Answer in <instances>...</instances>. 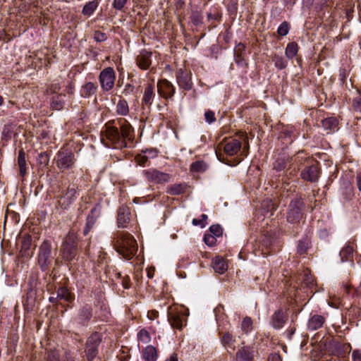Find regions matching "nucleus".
<instances>
[{
	"label": "nucleus",
	"mask_w": 361,
	"mask_h": 361,
	"mask_svg": "<svg viewBox=\"0 0 361 361\" xmlns=\"http://www.w3.org/2000/svg\"><path fill=\"white\" fill-rule=\"evenodd\" d=\"M134 139V129L125 118L107 123L101 132V140L108 147L122 149L127 147V142Z\"/></svg>",
	"instance_id": "obj_1"
},
{
	"label": "nucleus",
	"mask_w": 361,
	"mask_h": 361,
	"mask_svg": "<svg viewBox=\"0 0 361 361\" xmlns=\"http://www.w3.org/2000/svg\"><path fill=\"white\" fill-rule=\"evenodd\" d=\"M112 244L116 252L126 259H131L137 251V244L129 233L118 231L114 234Z\"/></svg>",
	"instance_id": "obj_2"
},
{
	"label": "nucleus",
	"mask_w": 361,
	"mask_h": 361,
	"mask_svg": "<svg viewBox=\"0 0 361 361\" xmlns=\"http://www.w3.org/2000/svg\"><path fill=\"white\" fill-rule=\"evenodd\" d=\"M61 255L66 262H71L78 255L77 237L74 233H68L61 247Z\"/></svg>",
	"instance_id": "obj_3"
},
{
	"label": "nucleus",
	"mask_w": 361,
	"mask_h": 361,
	"mask_svg": "<svg viewBox=\"0 0 361 361\" xmlns=\"http://www.w3.org/2000/svg\"><path fill=\"white\" fill-rule=\"evenodd\" d=\"M305 205L301 198L292 200L288 208L286 219L292 224H299L303 219V210Z\"/></svg>",
	"instance_id": "obj_4"
},
{
	"label": "nucleus",
	"mask_w": 361,
	"mask_h": 361,
	"mask_svg": "<svg viewBox=\"0 0 361 361\" xmlns=\"http://www.w3.org/2000/svg\"><path fill=\"white\" fill-rule=\"evenodd\" d=\"M57 168L61 171L71 169L76 161L73 152L71 150L61 149L54 159Z\"/></svg>",
	"instance_id": "obj_5"
},
{
	"label": "nucleus",
	"mask_w": 361,
	"mask_h": 361,
	"mask_svg": "<svg viewBox=\"0 0 361 361\" xmlns=\"http://www.w3.org/2000/svg\"><path fill=\"white\" fill-rule=\"evenodd\" d=\"M51 244L49 241H44L39 247L38 264L42 270L45 271L51 262Z\"/></svg>",
	"instance_id": "obj_6"
},
{
	"label": "nucleus",
	"mask_w": 361,
	"mask_h": 361,
	"mask_svg": "<svg viewBox=\"0 0 361 361\" xmlns=\"http://www.w3.org/2000/svg\"><path fill=\"white\" fill-rule=\"evenodd\" d=\"M116 73L113 68H105L100 72L99 80L103 91L109 92L114 87Z\"/></svg>",
	"instance_id": "obj_7"
},
{
	"label": "nucleus",
	"mask_w": 361,
	"mask_h": 361,
	"mask_svg": "<svg viewBox=\"0 0 361 361\" xmlns=\"http://www.w3.org/2000/svg\"><path fill=\"white\" fill-rule=\"evenodd\" d=\"M142 174L147 181L154 184H164L169 182L171 180L170 174L153 168L144 170Z\"/></svg>",
	"instance_id": "obj_8"
},
{
	"label": "nucleus",
	"mask_w": 361,
	"mask_h": 361,
	"mask_svg": "<svg viewBox=\"0 0 361 361\" xmlns=\"http://www.w3.org/2000/svg\"><path fill=\"white\" fill-rule=\"evenodd\" d=\"M242 147V142L239 139H229L219 144L216 154L218 156V151L224 150L225 154L228 156L237 154Z\"/></svg>",
	"instance_id": "obj_9"
},
{
	"label": "nucleus",
	"mask_w": 361,
	"mask_h": 361,
	"mask_svg": "<svg viewBox=\"0 0 361 361\" xmlns=\"http://www.w3.org/2000/svg\"><path fill=\"white\" fill-rule=\"evenodd\" d=\"M101 342V337L98 333L92 334L87 339L85 353L89 361L92 360L98 353V346Z\"/></svg>",
	"instance_id": "obj_10"
},
{
	"label": "nucleus",
	"mask_w": 361,
	"mask_h": 361,
	"mask_svg": "<svg viewBox=\"0 0 361 361\" xmlns=\"http://www.w3.org/2000/svg\"><path fill=\"white\" fill-rule=\"evenodd\" d=\"M320 171L317 163L305 167L300 172L302 179L309 182H317L319 178Z\"/></svg>",
	"instance_id": "obj_11"
},
{
	"label": "nucleus",
	"mask_w": 361,
	"mask_h": 361,
	"mask_svg": "<svg viewBox=\"0 0 361 361\" xmlns=\"http://www.w3.org/2000/svg\"><path fill=\"white\" fill-rule=\"evenodd\" d=\"M176 80L179 87L185 90H189L192 87L191 73L186 69L180 68L176 73Z\"/></svg>",
	"instance_id": "obj_12"
},
{
	"label": "nucleus",
	"mask_w": 361,
	"mask_h": 361,
	"mask_svg": "<svg viewBox=\"0 0 361 361\" xmlns=\"http://www.w3.org/2000/svg\"><path fill=\"white\" fill-rule=\"evenodd\" d=\"M159 94L166 99L172 98L176 88L173 85L166 79L161 80L157 83Z\"/></svg>",
	"instance_id": "obj_13"
},
{
	"label": "nucleus",
	"mask_w": 361,
	"mask_h": 361,
	"mask_svg": "<svg viewBox=\"0 0 361 361\" xmlns=\"http://www.w3.org/2000/svg\"><path fill=\"white\" fill-rule=\"evenodd\" d=\"M152 53L146 49H142L140 51L139 54L135 58L136 65L141 70H147L152 65Z\"/></svg>",
	"instance_id": "obj_14"
},
{
	"label": "nucleus",
	"mask_w": 361,
	"mask_h": 361,
	"mask_svg": "<svg viewBox=\"0 0 361 361\" xmlns=\"http://www.w3.org/2000/svg\"><path fill=\"white\" fill-rule=\"evenodd\" d=\"M255 350L250 346L240 348L235 354V361H255Z\"/></svg>",
	"instance_id": "obj_15"
},
{
	"label": "nucleus",
	"mask_w": 361,
	"mask_h": 361,
	"mask_svg": "<svg viewBox=\"0 0 361 361\" xmlns=\"http://www.w3.org/2000/svg\"><path fill=\"white\" fill-rule=\"evenodd\" d=\"M130 219V209L127 206L119 207L117 216V224L120 228H127Z\"/></svg>",
	"instance_id": "obj_16"
},
{
	"label": "nucleus",
	"mask_w": 361,
	"mask_h": 361,
	"mask_svg": "<svg viewBox=\"0 0 361 361\" xmlns=\"http://www.w3.org/2000/svg\"><path fill=\"white\" fill-rule=\"evenodd\" d=\"M77 187L74 184H70L64 195L61 196L59 203L66 208L76 198Z\"/></svg>",
	"instance_id": "obj_17"
},
{
	"label": "nucleus",
	"mask_w": 361,
	"mask_h": 361,
	"mask_svg": "<svg viewBox=\"0 0 361 361\" xmlns=\"http://www.w3.org/2000/svg\"><path fill=\"white\" fill-rule=\"evenodd\" d=\"M100 216V210L97 207L91 209L90 214L87 216L86 225L83 231L84 235H87L90 230L94 227L96 221Z\"/></svg>",
	"instance_id": "obj_18"
},
{
	"label": "nucleus",
	"mask_w": 361,
	"mask_h": 361,
	"mask_svg": "<svg viewBox=\"0 0 361 361\" xmlns=\"http://www.w3.org/2000/svg\"><path fill=\"white\" fill-rule=\"evenodd\" d=\"M325 321V318L322 315H312L307 322V329L310 331L317 330L324 325Z\"/></svg>",
	"instance_id": "obj_19"
},
{
	"label": "nucleus",
	"mask_w": 361,
	"mask_h": 361,
	"mask_svg": "<svg viewBox=\"0 0 361 361\" xmlns=\"http://www.w3.org/2000/svg\"><path fill=\"white\" fill-rule=\"evenodd\" d=\"M92 310L90 306L85 305L82 307L78 313V323L82 325H86L92 316Z\"/></svg>",
	"instance_id": "obj_20"
},
{
	"label": "nucleus",
	"mask_w": 361,
	"mask_h": 361,
	"mask_svg": "<svg viewBox=\"0 0 361 361\" xmlns=\"http://www.w3.org/2000/svg\"><path fill=\"white\" fill-rule=\"evenodd\" d=\"M185 316L178 312H171L169 314V321L173 328L181 329L184 324Z\"/></svg>",
	"instance_id": "obj_21"
},
{
	"label": "nucleus",
	"mask_w": 361,
	"mask_h": 361,
	"mask_svg": "<svg viewBox=\"0 0 361 361\" xmlns=\"http://www.w3.org/2000/svg\"><path fill=\"white\" fill-rule=\"evenodd\" d=\"M221 342L227 350L233 351L235 349V338L230 332H225L221 335Z\"/></svg>",
	"instance_id": "obj_22"
},
{
	"label": "nucleus",
	"mask_w": 361,
	"mask_h": 361,
	"mask_svg": "<svg viewBox=\"0 0 361 361\" xmlns=\"http://www.w3.org/2000/svg\"><path fill=\"white\" fill-rule=\"evenodd\" d=\"M286 322V317L283 312L277 311L274 314L271 319V324L274 329H279L283 327Z\"/></svg>",
	"instance_id": "obj_23"
},
{
	"label": "nucleus",
	"mask_w": 361,
	"mask_h": 361,
	"mask_svg": "<svg viewBox=\"0 0 361 361\" xmlns=\"http://www.w3.org/2000/svg\"><path fill=\"white\" fill-rule=\"evenodd\" d=\"M213 268L215 272L220 274H224L228 269V266L224 259L221 257H216L212 260Z\"/></svg>",
	"instance_id": "obj_24"
},
{
	"label": "nucleus",
	"mask_w": 361,
	"mask_h": 361,
	"mask_svg": "<svg viewBox=\"0 0 361 361\" xmlns=\"http://www.w3.org/2000/svg\"><path fill=\"white\" fill-rule=\"evenodd\" d=\"M97 90V85L92 82H86L81 88L80 94L83 97H90L94 94Z\"/></svg>",
	"instance_id": "obj_25"
},
{
	"label": "nucleus",
	"mask_w": 361,
	"mask_h": 361,
	"mask_svg": "<svg viewBox=\"0 0 361 361\" xmlns=\"http://www.w3.org/2000/svg\"><path fill=\"white\" fill-rule=\"evenodd\" d=\"M187 185L185 183H176L169 185L166 188V192L171 195H178L185 192Z\"/></svg>",
	"instance_id": "obj_26"
},
{
	"label": "nucleus",
	"mask_w": 361,
	"mask_h": 361,
	"mask_svg": "<svg viewBox=\"0 0 361 361\" xmlns=\"http://www.w3.org/2000/svg\"><path fill=\"white\" fill-rule=\"evenodd\" d=\"M142 358L145 361H156L157 358L156 348L152 345L147 346L142 351Z\"/></svg>",
	"instance_id": "obj_27"
},
{
	"label": "nucleus",
	"mask_w": 361,
	"mask_h": 361,
	"mask_svg": "<svg viewBox=\"0 0 361 361\" xmlns=\"http://www.w3.org/2000/svg\"><path fill=\"white\" fill-rule=\"evenodd\" d=\"M155 94L153 84H149L145 89L142 102L146 105H151Z\"/></svg>",
	"instance_id": "obj_28"
},
{
	"label": "nucleus",
	"mask_w": 361,
	"mask_h": 361,
	"mask_svg": "<svg viewBox=\"0 0 361 361\" xmlns=\"http://www.w3.org/2000/svg\"><path fill=\"white\" fill-rule=\"evenodd\" d=\"M18 165L19 167L20 176H24L27 173V163L25 159V153L23 149L19 150L18 157Z\"/></svg>",
	"instance_id": "obj_29"
},
{
	"label": "nucleus",
	"mask_w": 361,
	"mask_h": 361,
	"mask_svg": "<svg viewBox=\"0 0 361 361\" xmlns=\"http://www.w3.org/2000/svg\"><path fill=\"white\" fill-rule=\"evenodd\" d=\"M116 112L120 116H127L129 114V106L126 100L121 99L116 106Z\"/></svg>",
	"instance_id": "obj_30"
},
{
	"label": "nucleus",
	"mask_w": 361,
	"mask_h": 361,
	"mask_svg": "<svg viewBox=\"0 0 361 361\" xmlns=\"http://www.w3.org/2000/svg\"><path fill=\"white\" fill-rule=\"evenodd\" d=\"M32 245V238L29 235H25L22 238L21 240V249L20 252L23 256L28 255L27 251L30 249Z\"/></svg>",
	"instance_id": "obj_31"
},
{
	"label": "nucleus",
	"mask_w": 361,
	"mask_h": 361,
	"mask_svg": "<svg viewBox=\"0 0 361 361\" xmlns=\"http://www.w3.org/2000/svg\"><path fill=\"white\" fill-rule=\"evenodd\" d=\"M354 251L353 245L350 243H348L345 245L343 249L340 252V256L341 257V261H347L350 259Z\"/></svg>",
	"instance_id": "obj_32"
},
{
	"label": "nucleus",
	"mask_w": 361,
	"mask_h": 361,
	"mask_svg": "<svg viewBox=\"0 0 361 361\" xmlns=\"http://www.w3.org/2000/svg\"><path fill=\"white\" fill-rule=\"evenodd\" d=\"M98 6V2L96 0L87 2L83 7L82 13L84 16H90L93 14Z\"/></svg>",
	"instance_id": "obj_33"
},
{
	"label": "nucleus",
	"mask_w": 361,
	"mask_h": 361,
	"mask_svg": "<svg viewBox=\"0 0 361 361\" xmlns=\"http://www.w3.org/2000/svg\"><path fill=\"white\" fill-rule=\"evenodd\" d=\"M337 125L338 121L334 117H329L322 121V126L325 130H328L327 133L336 128Z\"/></svg>",
	"instance_id": "obj_34"
},
{
	"label": "nucleus",
	"mask_w": 361,
	"mask_h": 361,
	"mask_svg": "<svg viewBox=\"0 0 361 361\" xmlns=\"http://www.w3.org/2000/svg\"><path fill=\"white\" fill-rule=\"evenodd\" d=\"M298 51V45L296 42H292L287 44L286 48V56L288 59H293Z\"/></svg>",
	"instance_id": "obj_35"
},
{
	"label": "nucleus",
	"mask_w": 361,
	"mask_h": 361,
	"mask_svg": "<svg viewBox=\"0 0 361 361\" xmlns=\"http://www.w3.org/2000/svg\"><path fill=\"white\" fill-rule=\"evenodd\" d=\"M207 165L203 161L193 162L190 166V170L193 172L202 173L207 170Z\"/></svg>",
	"instance_id": "obj_36"
},
{
	"label": "nucleus",
	"mask_w": 361,
	"mask_h": 361,
	"mask_svg": "<svg viewBox=\"0 0 361 361\" xmlns=\"http://www.w3.org/2000/svg\"><path fill=\"white\" fill-rule=\"evenodd\" d=\"M56 298H59V300H64L68 302H70L72 300L68 290L63 287L58 289L56 293Z\"/></svg>",
	"instance_id": "obj_37"
},
{
	"label": "nucleus",
	"mask_w": 361,
	"mask_h": 361,
	"mask_svg": "<svg viewBox=\"0 0 361 361\" xmlns=\"http://www.w3.org/2000/svg\"><path fill=\"white\" fill-rule=\"evenodd\" d=\"M252 329V321L249 317H246L243 319L241 323V330L245 334H248Z\"/></svg>",
	"instance_id": "obj_38"
},
{
	"label": "nucleus",
	"mask_w": 361,
	"mask_h": 361,
	"mask_svg": "<svg viewBox=\"0 0 361 361\" xmlns=\"http://www.w3.org/2000/svg\"><path fill=\"white\" fill-rule=\"evenodd\" d=\"M310 247V241L307 239L301 240L298 245V252L302 255L306 252Z\"/></svg>",
	"instance_id": "obj_39"
},
{
	"label": "nucleus",
	"mask_w": 361,
	"mask_h": 361,
	"mask_svg": "<svg viewBox=\"0 0 361 361\" xmlns=\"http://www.w3.org/2000/svg\"><path fill=\"white\" fill-rule=\"evenodd\" d=\"M37 161L39 165L46 166L48 165L49 161V157L47 152H41L38 154Z\"/></svg>",
	"instance_id": "obj_40"
},
{
	"label": "nucleus",
	"mask_w": 361,
	"mask_h": 361,
	"mask_svg": "<svg viewBox=\"0 0 361 361\" xmlns=\"http://www.w3.org/2000/svg\"><path fill=\"white\" fill-rule=\"evenodd\" d=\"M138 340L144 343H147L150 341L151 337L147 331L141 329L137 334Z\"/></svg>",
	"instance_id": "obj_41"
},
{
	"label": "nucleus",
	"mask_w": 361,
	"mask_h": 361,
	"mask_svg": "<svg viewBox=\"0 0 361 361\" xmlns=\"http://www.w3.org/2000/svg\"><path fill=\"white\" fill-rule=\"evenodd\" d=\"M289 30V24L287 22L284 21L278 27L277 33L279 35L283 37L288 35Z\"/></svg>",
	"instance_id": "obj_42"
},
{
	"label": "nucleus",
	"mask_w": 361,
	"mask_h": 361,
	"mask_svg": "<svg viewBox=\"0 0 361 361\" xmlns=\"http://www.w3.org/2000/svg\"><path fill=\"white\" fill-rule=\"evenodd\" d=\"M275 66L279 69H283L287 66V61L281 56H275L274 59Z\"/></svg>",
	"instance_id": "obj_43"
},
{
	"label": "nucleus",
	"mask_w": 361,
	"mask_h": 361,
	"mask_svg": "<svg viewBox=\"0 0 361 361\" xmlns=\"http://www.w3.org/2000/svg\"><path fill=\"white\" fill-rule=\"evenodd\" d=\"M209 231L215 237H219L222 234V228L219 224L212 225L209 228Z\"/></svg>",
	"instance_id": "obj_44"
},
{
	"label": "nucleus",
	"mask_w": 361,
	"mask_h": 361,
	"mask_svg": "<svg viewBox=\"0 0 361 361\" xmlns=\"http://www.w3.org/2000/svg\"><path fill=\"white\" fill-rule=\"evenodd\" d=\"M135 160L138 164L145 165L147 163L149 158L142 151L140 154L136 155Z\"/></svg>",
	"instance_id": "obj_45"
},
{
	"label": "nucleus",
	"mask_w": 361,
	"mask_h": 361,
	"mask_svg": "<svg viewBox=\"0 0 361 361\" xmlns=\"http://www.w3.org/2000/svg\"><path fill=\"white\" fill-rule=\"evenodd\" d=\"M142 151L149 158V159H154L158 155V151L157 149L154 148L146 149Z\"/></svg>",
	"instance_id": "obj_46"
},
{
	"label": "nucleus",
	"mask_w": 361,
	"mask_h": 361,
	"mask_svg": "<svg viewBox=\"0 0 361 361\" xmlns=\"http://www.w3.org/2000/svg\"><path fill=\"white\" fill-rule=\"evenodd\" d=\"M201 218L202 219H193L192 224L194 226H200L202 228L204 227L206 225L205 221L207 219V215L203 214L201 215Z\"/></svg>",
	"instance_id": "obj_47"
},
{
	"label": "nucleus",
	"mask_w": 361,
	"mask_h": 361,
	"mask_svg": "<svg viewBox=\"0 0 361 361\" xmlns=\"http://www.w3.org/2000/svg\"><path fill=\"white\" fill-rule=\"evenodd\" d=\"M204 241L205 244L209 246H213L216 242V237L212 234H205L204 236Z\"/></svg>",
	"instance_id": "obj_48"
},
{
	"label": "nucleus",
	"mask_w": 361,
	"mask_h": 361,
	"mask_svg": "<svg viewBox=\"0 0 361 361\" xmlns=\"http://www.w3.org/2000/svg\"><path fill=\"white\" fill-rule=\"evenodd\" d=\"M353 107L355 111L361 113V95H358L354 98Z\"/></svg>",
	"instance_id": "obj_49"
},
{
	"label": "nucleus",
	"mask_w": 361,
	"mask_h": 361,
	"mask_svg": "<svg viewBox=\"0 0 361 361\" xmlns=\"http://www.w3.org/2000/svg\"><path fill=\"white\" fill-rule=\"evenodd\" d=\"M205 121L211 124L216 121L214 112L211 110H207L204 114Z\"/></svg>",
	"instance_id": "obj_50"
},
{
	"label": "nucleus",
	"mask_w": 361,
	"mask_h": 361,
	"mask_svg": "<svg viewBox=\"0 0 361 361\" xmlns=\"http://www.w3.org/2000/svg\"><path fill=\"white\" fill-rule=\"evenodd\" d=\"M128 0H114L113 6L116 10H121L126 4Z\"/></svg>",
	"instance_id": "obj_51"
},
{
	"label": "nucleus",
	"mask_w": 361,
	"mask_h": 361,
	"mask_svg": "<svg viewBox=\"0 0 361 361\" xmlns=\"http://www.w3.org/2000/svg\"><path fill=\"white\" fill-rule=\"evenodd\" d=\"M134 86L131 84H126L124 87V89L123 90V94L126 96L131 94L134 91Z\"/></svg>",
	"instance_id": "obj_52"
},
{
	"label": "nucleus",
	"mask_w": 361,
	"mask_h": 361,
	"mask_svg": "<svg viewBox=\"0 0 361 361\" xmlns=\"http://www.w3.org/2000/svg\"><path fill=\"white\" fill-rule=\"evenodd\" d=\"M240 140L242 142V143L244 142V147H243V152L244 153L249 148L248 137H247V135L243 133L240 136Z\"/></svg>",
	"instance_id": "obj_53"
},
{
	"label": "nucleus",
	"mask_w": 361,
	"mask_h": 361,
	"mask_svg": "<svg viewBox=\"0 0 361 361\" xmlns=\"http://www.w3.org/2000/svg\"><path fill=\"white\" fill-rule=\"evenodd\" d=\"M47 361H60L59 353L56 351L49 352Z\"/></svg>",
	"instance_id": "obj_54"
},
{
	"label": "nucleus",
	"mask_w": 361,
	"mask_h": 361,
	"mask_svg": "<svg viewBox=\"0 0 361 361\" xmlns=\"http://www.w3.org/2000/svg\"><path fill=\"white\" fill-rule=\"evenodd\" d=\"M353 361H361V350H355L352 353Z\"/></svg>",
	"instance_id": "obj_55"
},
{
	"label": "nucleus",
	"mask_w": 361,
	"mask_h": 361,
	"mask_svg": "<svg viewBox=\"0 0 361 361\" xmlns=\"http://www.w3.org/2000/svg\"><path fill=\"white\" fill-rule=\"evenodd\" d=\"M192 21L196 25L200 24L202 23V18H201L200 15L197 13H194L192 15Z\"/></svg>",
	"instance_id": "obj_56"
},
{
	"label": "nucleus",
	"mask_w": 361,
	"mask_h": 361,
	"mask_svg": "<svg viewBox=\"0 0 361 361\" xmlns=\"http://www.w3.org/2000/svg\"><path fill=\"white\" fill-rule=\"evenodd\" d=\"M159 317V312L157 310H151L148 311L147 312V317L150 320H154L155 319L158 318Z\"/></svg>",
	"instance_id": "obj_57"
},
{
	"label": "nucleus",
	"mask_w": 361,
	"mask_h": 361,
	"mask_svg": "<svg viewBox=\"0 0 361 361\" xmlns=\"http://www.w3.org/2000/svg\"><path fill=\"white\" fill-rule=\"evenodd\" d=\"M94 39L97 42H102L105 40L106 37L104 33L97 32L94 35Z\"/></svg>",
	"instance_id": "obj_58"
},
{
	"label": "nucleus",
	"mask_w": 361,
	"mask_h": 361,
	"mask_svg": "<svg viewBox=\"0 0 361 361\" xmlns=\"http://www.w3.org/2000/svg\"><path fill=\"white\" fill-rule=\"evenodd\" d=\"M11 132L8 128H4L3 130L2 135L4 139L8 140L11 138Z\"/></svg>",
	"instance_id": "obj_59"
},
{
	"label": "nucleus",
	"mask_w": 361,
	"mask_h": 361,
	"mask_svg": "<svg viewBox=\"0 0 361 361\" xmlns=\"http://www.w3.org/2000/svg\"><path fill=\"white\" fill-rule=\"evenodd\" d=\"M269 361H281V357L278 354H272L269 357Z\"/></svg>",
	"instance_id": "obj_60"
},
{
	"label": "nucleus",
	"mask_w": 361,
	"mask_h": 361,
	"mask_svg": "<svg viewBox=\"0 0 361 361\" xmlns=\"http://www.w3.org/2000/svg\"><path fill=\"white\" fill-rule=\"evenodd\" d=\"M297 0H284L286 6L288 8H291L295 4Z\"/></svg>",
	"instance_id": "obj_61"
},
{
	"label": "nucleus",
	"mask_w": 361,
	"mask_h": 361,
	"mask_svg": "<svg viewBox=\"0 0 361 361\" xmlns=\"http://www.w3.org/2000/svg\"><path fill=\"white\" fill-rule=\"evenodd\" d=\"M356 180L357 188L361 191V173L357 174Z\"/></svg>",
	"instance_id": "obj_62"
},
{
	"label": "nucleus",
	"mask_w": 361,
	"mask_h": 361,
	"mask_svg": "<svg viewBox=\"0 0 361 361\" xmlns=\"http://www.w3.org/2000/svg\"><path fill=\"white\" fill-rule=\"evenodd\" d=\"M166 361H178L177 355L175 353L172 354Z\"/></svg>",
	"instance_id": "obj_63"
},
{
	"label": "nucleus",
	"mask_w": 361,
	"mask_h": 361,
	"mask_svg": "<svg viewBox=\"0 0 361 361\" xmlns=\"http://www.w3.org/2000/svg\"><path fill=\"white\" fill-rule=\"evenodd\" d=\"M355 294L356 295V296L361 295V281L360 283V286L355 290Z\"/></svg>",
	"instance_id": "obj_64"
}]
</instances>
